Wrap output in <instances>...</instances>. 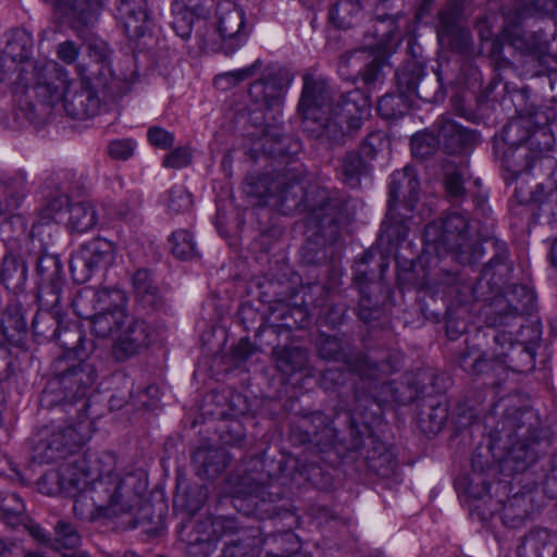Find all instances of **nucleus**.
I'll return each mask as SVG.
<instances>
[{
	"label": "nucleus",
	"mask_w": 557,
	"mask_h": 557,
	"mask_svg": "<svg viewBox=\"0 0 557 557\" xmlns=\"http://www.w3.org/2000/svg\"><path fill=\"white\" fill-rule=\"evenodd\" d=\"M116 457L110 451L88 450L41 476L39 488L49 495L74 497V515L86 521L132 516L139 503V480L133 473L114 472Z\"/></svg>",
	"instance_id": "f257e3e1"
},
{
	"label": "nucleus",
	"mask_w": 557,
	"mask_h": 557,
	"mask_svg": "<svg viewBox=\"0 0 557 557\" xmlns=\"http://www.w3.org/2000/svg\"><path fill=\"white\" fill-rule=\"evenodd\" d=\"M329 100L326 82L306 74L298 109L307 128L310 122L317 124L312 131L318 135L337 138L339 134L357 131L371 112L370 97L357 88L347 91L335 107Z\"/></svg>",
	"instance_id": "f03ea898"
},
{
	"label": "nucleus",
	"mask_w": 557,
	"mask_h": 557,
	"mask_svg": "<svg viewBox=\"0 0 557 557\" xmlns=\"http://www.w3.org/2000/svg\"><path fill=\"white\" fill-rule=\"evenodd\" d=\"M506 454L503 470L522 472L533 465L549 446V430L536 410L530 407L508 408L493 431Z\"/></svg>",
	"instance_id": "7ed1b4c3"
},
{
	"label": "nucleus",
	"mask_w": 557,
	"mask_h": 557,
	"mask_svg": "<svg viewBox=\"0 0 557 557\" xmlns=\"http://www.w3.org/2000/svg\"><path fill=\"white\" fill-rule=\"evenodd\" d=\"M87 79L89 77L70 81L66 70L49 61L38 69L34 89L42 102L49 106L62 103L69 115L84 120L96 115L100 108L95 87Z\"/></svg>",
	"instance_id": "20e7f679"
},
{
	"label": "nucleus",
	"mask_w": 557,
	"mask_h": 557,
	"mask_svg": "<svg viewBox=\"0 0 557 557\" xmlns=\"http://www.w3.org/2000/svg\"><path fill=\"white\" fill-rule=\"evenodd\" d=\"M94 433L90 419L74 421L69 418L66 425L41 428L33 440L32 458L37 463L57 462L85 445Z\"/></svg>",
	"instance_id": "39448f33"
},
{
	"label": "nucleus",
	"mask_w": 557,
	"mask_h": 557,
	"mask_svg": "<svg viewBox=\"0 0 557 557\" xmlns=\"http://www.w3.org/2000/svg\"><path fill=\"white\" fill-rule=\"evenodd\" d=\"M388 189V211L382 226V239L399 243L409 232L407 224L409 216L403 214L400 210L404 209L406 213L411 212L419 196V182L414 171L405 168L393 172L389 176Z\"/></svg>",
	"instance_id": "423d86ee"
},
{
	"label": "nucleus",
	"mask_w": 557,
	"mask_h": 557,
	"mask_svg": "<svg viewBox=\"0 0 557 557\" xmlns=\"http://www.w3.org/2000/svg\"><path fill=\"white\" fill-rule=\"evenodd\" d=\"M469 222L461 213H450L444 221L433 222L425 227V251L420 257V263L429 261V256L435 251H460L467 240Z\"/></svg>",
	"instance_id": "0eeeda50"
},
{
	"label": "nucleus",
	"mask_w": 557,
	"mask_h": 557,
	"mask_svg": "<svg viewBox=\"0 0 557 557\" xmlns=\"http://www.w3.org/2000/svg\"><path fill=\"white\" fill-rule=\"evenodd\" d=\"M113 261V244L104 238H94L72 256L70 269L73 278L83 283L88 281L95 271L108 268Z\"/></svg>",
	"instance_id": "6e6552de"
},
{
	"label": "nucleus",
	"mask_w": 557,
	"mask_h": 557,
	"mask_svg": "<svg viewBox=\"0 0 557 557\" xmlns=\"http://www.w3.org/2000/svg\"><path fill=\"white\" fill-rule=\"evenodd\" d=\"M469 139V134L455 121L442 117L437 121V133H419L411 138V151L418 158H425L444 145L451 152L458 150Z\"/></svg>",
	"instance_id": "1a4fd4ad"
},
{
	"label": "nucleus",
	"mask_w": 557,
	"mask_h": 557,
	"mask_svg": "<svg viewBox=\"0 0 557 557\" xmlns=\"http://www.w3.org/2000/svg\"><path fill=\"white\" fill-rule=\"evenodd\" d=\"M89 403L87 385H46L39 398L41 408H60L74 421L89 419L86 412Z\"/></svg>",
	"instance_id": "9d476101"
},
{
	"label": "nucleus",
	"mask_w": 557,
	"mask_h": 557,
	"mask_svg": "<svg viewBox=\"0 0 557 557\" xmlns=\"http://www.w3.org/2000/svg\"><path fill=\"white\" fill-rule=\"evenodd\" d=\"M472 473L469 476L467 493L471 499L470 511L476 512L482 520H488L494 516V505L496 504L490 495V482L486 472L492 470L487 461H483V456L474 451L471 457Z\"/></svg>",
	"instance_id": "9b49d317"
},
{
	"label": "nucleus",
	"mask_w": 557,
	"mask_h": 557,
	"mask_svg": "<svg viewBox=\"0 0 557 557\" xmlns=\"http://www.w3.org/2000/svg\"><path fill=\"white\" fill-rule=\"evenodd\" d=\"M73 309L81 318H90L98 311L125 310L127 297L116 287H84L73 300Z\"/></svg>",
	"instance_id": "f8f14e48"
},
{
	"label": "nucleus",
	"mask_w": 557,
	"mask_h": 557,
	"mask_svg": "<svg viewBox=\"0 0 557 557\" xmlns=\"http://www.w3.org/2000/svg\"><path fill=\"white\" fill-rule=\"evenodd\" d=\"M382 69L383 61L366 50H357L343 57L338 64V73L343 78L360 76L363 84L373 89L383 82Z\"/></svg>",
	"instance_id": "ddd939ff"
},
{
	"label": "nucleus",
	"mask_w": 557,
	"mask_h": 557,
	"mask_svg": "<svg viewBox=\"0 0 557 557\" xmlns=\"http://www.w3.org/2000/svg\"><path fill=\"white\" fill-rule=\"evenodd\" d=\"M218 32L223 40L226 55L235 53L245 45L248 34L245 28V14L233 3L221 5L218 10Z\"/></svg>",
	"instance_id": "4468645a"
},
{
	"label": "nucleus",
	"mask_w": 557,
	"mask_h": 557,
	"mask_svg": "<svg viewBox=\"0 0 557 557\" xmlns=\"http://www.w3.org/2000/svg\"><path fill=\"white\" fill-rule=\"evenodd\" d=\"M120 332L112 348L113 357L117 361L132 358L150 344L151 331L144 321L129 318Z\"/></svg>",
	"instance_id": "2eb2a0df"
},
{
	"label": "nucleus",
	"mask_w": 557,
	"mask_h": 557,
	"mask_svg": "<svg viewBox=\"0 0 557 557\" xmlns=\"http://www.w3.org/2000/svg\"><path fill=\"white\" fill-rule=\"evenodd\" d=\"M494 502V513L499 510L503 523L513 529L523 525L537 509L532 492L516 493L505 502Z\"/></svg>",
	"instance_id": "dca6fc26"
},
{
	"label": "nucleus",
	"mask_w": 557,
	"mask_h": 557,
	"mask_svg": "<svg viewBox=\"0 0 557 557\" xmlns=\"http://www.w3.org/2000/svg\"><path fill=\"white\" fill-rule=\"evenodd\" d=\"M418 426L426 436L436 435L444 426L448 410L441 396L422 395L418 406Z\"/></svg>",
	"instance_id": "f3484780"
},
{
	"label": "nucleus",
	"mask_w": 557,
	"mask_h": 557,
	"mask_svg": "<svg viewBox=\"0 0 557 557\" xmlns=\"http://www.w3.org/2000/svg\"><path fill=\"white\" fill-rule=\"evenodd\" d=\"M290 83H283V73H269L262 79L255 82L249 89V95L255 102H261L267 109H272L276 114L281 113L283 91Z\"/></svg>",
	"instance_id": "a211bd4d"
},
{
	"label": "nucleus",
	"mask_w": 557,
	"mask_h": 557,
	"mask_svg": "<svg viewBox=\"0 0 557 557\" xmlns=\"http://www.w3.org/2000/svg\"><path fill=\"white\" fill-rule=\"evenodd\" d=\"M301 428L305 429L299 438L301 444L314 443L323 450L336 442H342L338 430L333 422H326V417L322 412H314L310 419H302Z\"/></svg>",
	"instance_id": "6ab92c4d"
},
{
	"label": "nucleus",
	"mask_w": 557,
	"mask_h": 557,
	"mask_svg": "<svg viewBox=\"0 0 557 557\" xmlns=\"http://www.w3.org/2000/svg\"><path fill=\"white\" fill-rule=\"evenodd\" d=\"M196 474L201 479H214L227 467L230 456L224 448L205 446L197 448L191 456Z\"/></svg>",
	"instance_id": "aec40b11"
},
{
	"label": "nucleus",
	"mask_w": 557,
	"mask_h": 557,
	"mask_svg": "<svg viewBox=\"0 0 557 557\" xmlns=\"http://www.w3.org/2000/svg\"><path fill=\"white\" fill-rule=\"evenodd\" d=\"M518 557H557V536L547 529H533L517 548Z\"/></svg>",
	"instance_id": "412c9836"
},
{
	"label": "nucleus",
	"mask_w": 557,
	"mask_h": 557,
	"mask_svg": "<svg viewBox=\"0 0 557 557\" xmlns=\"http://www.w3.org/2000/svg\"><path fill=\"white\" fill-rule=\"evenodd\" d=\"M345 421L349 423L348 432L350 435V442L348 444V448L354 451L364 449L362 454L367 460L368 467L377 461V458H381L391 450L384 442L373 434H369L367 436V442L363 443V434L349 412H345Z\"/></svg>",
	"instance_id": "4be33fe9"
},
{
	"label": "nucleus",
	"mask_w": 557,
	"mask_h": 557,
	"mask_svg": "<svg viewBox=\"0 0 557 557\" xmlns=\"http://www.w3.org/2000/svg\"><path fill=\"white\" fill-rule=\"evenodd\" d=\"M117 12L129 38H139L147 30L148 14L143 0H122Z\"/></svg>",
	"instance_id": "5701e85b"
},
{
	"label": "nucleus",
	"mask_w": 557,
	"mask_h": 557,
	"mask_svg": "<svg viewBox=\"0 0 557 557\" xmlns=\"http://www.w3.org/2000/svg\"><path fill=\"white\" fill-rule=\"evenodd\" d=\"M234 523L235 522L232 519H223L215 522L210 519L199 521L189 519L181 525L178 534L183 542L190 546H195L211 540V530L214 525L221 524L225 529H233Z\"/></svg>",
	"instance_id": "b1692460"
},
{
	"label": "nucleus",
	"mask_w": 557,
	"mask_h": 557,
	"mask_svg": "<svg viewBox=\"0 0 557 557\" xmlns=\"http://www.w3.org/2000/svg\"><path fill=\"white\" fill-rule=\"evenodd\" d=\"M86 319L90 321V330L95 336L108 338L122 331L127 320H129V315L126 309H117L115 311H98Z\"/></svg>",
	"instance_id": "393cba45"
},
{
	"label": "nucleus",
	"mask_w": 557,
	"mask_h": 557,
	"mask_svg": "<svg viewBox=\"0 0 557 557\" xmlns=\"http://www.w3.org/2000/svg\"><path fill=\"white\" fill-rule=\"evenodd\" d=\"M67 227L78 234L87 233L99 222V212L90 201H77L69 208Z\"/></svg>",
	"instance_id": "a878e982"
},
{
	"label": "nucleus",
	"mask_w": 557,
	"mask_h": 557,
	"mask_svg": "<svg viewBox=\"0 0 557 557\" xmlns=\"http://www.w3.org/2000/svg\"><path fill=\"white\" fill-rule=\"evenodd\" d=\"M26 507L21 496L14 492H0V521L15 529L26 521Z\"/></svg>",
	"instance_id": "bb28decb"
},
{
	"label": "nucleus",
	"mask_w": 557,
	"mask_h": 557,
	"mask_svg": "<svg viewBox=\"0 0 557 557\" xmlns=\"http://www.w3.org/2000/svg\"><path fill=\"white\" fill-rule=\"evenodd\" d=\"M277 367L285 373L302 370L308 361V354L300 347H277L274 349Z\"/></svg>",
	"instance_id": "cd10ccee"
},
{
	"label": "nucleus",
	"mask_w": 557,
	"mask_h": 557,
	"mask_svg": "<svg viewBox=\"0 0 557 557\" xmlns=\"http://www.w3.org/2000/svg\"><path fill=\"white\" fill-rule=\"evenodd\" d=\"M82 537L76 530L75 525L65 521L59 520L54 525V537L51 541L50 547L54 550L74 549L81 545Z\"/></svg>",
	"instance_id": "c85d7f7f"
},
{
	"label": "nucleus",
	"mask_w": 557,
	"mask_h": 557,
	"mask_svg": "<svg viewBox=\"0 0 557 557\" xmlns=\"http://www.w3.org/2000/svg\"><path fill=\"white\" fill-rule=\"evenodd\" d=\"M360 0H339L330 10L332 23L339 28H348L354 24V18L361 11Z\"/></svg>",
	"instance_id": "c756f323"
},
{
	"label": "nucleus",
	"mask_w": 557,
	"mask_h": 557,
	"mask_svg": "<svg viewBox=\"0 0 557 557\" xmlns=\"http://www.w3.org/2000/svg\"><path fill=\"white\" fill-rule=\"evenodd\" d=\"M53 368L55 371V379L60 381H71L73 383H85L90 377V367L86 363H78L76 366H69L65 358H59L54 361Z\"/></svg>",
	"instance_id": "7c9ffc66"
},
{
	"label": "nucleus",
	"mask_w": 557,
	"mask_h": 557,
	"mask_svg": "<svg viewBox=\"0 0 557 557\" xmlns=\"http://www.w3.org/2000/svg\"><path fill=\"white\" fill-rule=\"evenodd\" d=\"M384 388H387L392 395L393 400L398 405H409L412 401H417L422 398L420 394H426V387H433V385H381Z\"/></svg>",
	"instance_id": "2f4dec72"
},
{
	"label": "nucleus",
	"mask_w": 557,
	"mask_h": 557,
	"mask_svg": "<svg viewBox=\"0 0 557 557\" xmlns=\"http://www.w3.org/2000/svg\"><path fill=\"white\" fill-rule=\"evenodd\" d=\"M172 252L180 259H190L196 255V244L193 235L186 230L174 232L170 238Z\"/></svg>",
	"instance_id": "473e14b6"
},
{
	"label": "nucleus",
	"mask_w": 557,
	"mask_h": 557,
	"mask_svg": "<svg viewBox=\"0 0 557 557\" xmlns=\"http://www.w3.org/2000/svg\"><path fill=\"white\" fill-rule=\"evenodd\" d=\"M25 330V321L20 310L14 308L3 313L0 322V333L10 342L14 341Z\"/></svg>",
	"instance_id": "72a5a7b5"
},
{
	"label": "nucleus",
	"mask_w": 557,
	"mask_h": 557,
	"mask_svg": "<svg viewBox=\"0 0 557 557\" xmlns=\"http://www.w3.org/2000/svg\"><path fill=\"white\" fill-rule=\"evenodd\" d=\"M366 161L361 159L359 153H348L342 163V172L345 182L351 186H357L359 184V177L366 171Z\"/></svg>",
	"instance_id": "f704fd0d"
},
{
	"label": "nucleus",
	"mask_w": 557,
	"mask_h": 557,
	"mask_svg": "<svg viewBox=\"0 0 557 557\" xmlns=\"http://www.w3.org/2000/svg\"><path fill=\"white\" fill-rule=\"evenodd\" d=\"M263 476L261 473L259 478H255L251 474H245L242 478L243 486L247 487V499L256 507L258 506V499L265 502L267 496L270 494L267 492L269 486L263 481Z\"/></svg>",
	"instance_id": "c9c22d12"
},
{
	"label": "nucleus",
	"mask_w": 557,
	"mask_h": 557,
	"mask_svg": "<svg viewBox=\"0 0 557 557\" xmlns=\"http://www.w3.org/2000/svg\"><path fill=\"white\" fill-rule=\"evenodd\" d=\"M78 72L81 77H89L87 79L90 84L91 81L94 82V87H102V88H109L111 86V83L113 81V72L111 69V65L103 61L101 64H97V70H92L87 75L84 70L81 69L79 65H77Z\"/></svg>",
	"instance_id": "e433bc0d"
},
{
	"label": "nucleus",
	"mask_w": 557,
	"mask_h": 557,
	"mask_svg": "<svg viewBox=\"0 0 557 557\" xmlns=\"http://www.w3.org/2000/svg\"><path fill=\"white\" fill-rule=\"evenodd\" d=\"M133 285L143 301L153 302L156 288L151 285L148 271L138 270L133 276Z\"/></svg>",
	"instance_id": "4c0bfd02"
},
{
	"label": "nucleus",
	"mask_w": 557,
	"mask_h": 557,
	"mask_svg": "<svg viewBox=\"0 0 557 557\" xmlns=\"http://www.w3.org/2000/svg\"><path fill=\"white\" fill-rule=\"evenodd\" d=\"M69 197L64 194L52 198L42 210V219L59 222L65 210L70 208Z\"/></svg>",
	"instance_id": "58836bf2"
},
{
	"label": "nucleus",
	"mask_w": 557,
	"mask_h": 557,
	"mask_svg": "<svg viewBox=\"0 0 557 557\" xmlns=\"http://www.w3.org/2000/svg\"><path fill=\"white\" fill-rule=\"evenodd\" d=\"M191 195L183 186H174L170 190L168 207L171 211H186L191 207Z\"/></svg>",
	"instance_id": "ea45409f"
},
{
	"label": "nucleus",
	"mask_w": 557,
	"mask_h": 557,
	"mask_svg": "<svg viewBox=\"0 0 557 557\" xmlns=\"http://www.w3.org/2000/svg\"><path fill=\"white\" fill-rule=\"evenodd\" d=\"M191 159L193 154L189 147H177L165 156L163 165L165 168L183 169L190 164Z\"/></svg>",
	"instance_id": "a19ab883"
},
{
	"label": "nucleus",
	"mask_w": 557,
	"mask_h": 557,
	"mask_svg": "<svg viewBox=\"0 0 557 557\" xmlns=\"http://www.w3.org/2000/svg\"><path fill=\"white\" fill-rule=\"evenodd\" d=\"M136 146L131 138L115 139L109 144L108 152L113 159L126 160L134 154Z\"/></svg>",
	"instance_id": "79ce46f5"
},
{
	"label": "nucleus",
	"mask_w": 557,
	"mask_h": 557,
	"mask_svg": "<svg viewBox=\"0 0 557 557\" xmlns=\"http://www.w3.org/2000/svg\"><path fill=\"white\" fill-rule=\"evenodd\" d=\"M320 356L323 359L338 360L343 354V345L339 339L333 336H321L318 343Z\"/></svg>",
	"instance_id": "37998d69"
},
{
	"label": "nucleus",
	"mask_w": 557,
	"mask_h": 557,
	"mask_svg": "<svg viewBox=\"0 0 557 557\" xmlns=\"http://www.w3.org/2000/svg\"><path fill=\"white\" fill-rule=\"evenodd\" d=\"M369 468L373 470L377 475L388 478L395 474L397 470V461L395 455L392 450H389L381 458H377V461L371 463Z\"/></svg>",
	"instance_id": "c03bdc74"
},
{
	"label": "nucleus",
	"mask_w": 557,
	"mask_h": 557,
	"mask_svg": "<svg viewBox=\"0 0 557 557\" xmlns=\"http://www.w3.org/2000/svg\"><path fill=\"white\" fill-rule=\"evenodd\" d=\"M262 62L260 60H256L251 65L235 70L223 75H220L215 78L216 84L221 83L223 79H230L234 84H237L242 81H245L251 77L258 70H260Z\"/></svg>",
	"instance_id": "a18cd8bd"
},
{
	"label": "nucleus",
	"mask_w": 557,
	"mask_h": 557,
	"mask_svg": "<svg viewBox=\"0 0 557 557\" xmlns=\"http://www.w3.org/2000/svg\"><path fill=\"white\" fill-rule=\"evenodd\" d=\"M147 135L150 144L160 149H169L174 144V135L162 127H151Z\"/></svg>",
	"instance_id": "49530a36"
},
{
	"label": "nucleus",
	"mask_w": 557,
	"mask_h": 557,
	"mask_svg": "<svg viewBox=\"0 0 557 557\" xmlns=\"http://www.w3.org/2000/svg\"><path fill=\"white\" fill-rule=\"evenodd\" d=\"M461 366L466 371L480 373L488 369L487 360L476 352H469L462 357Z\"/></svg>",
	"instance_id": "de8ad7c7"
},
{
	"label": "nucleus",
	"mask_w": 557,
	"mask_h": 557,
	"mask_svg": "<svg viewBox=\"0 0 557 557\" xmlns=\"http://www.w3.org/2000/svg\"><path fill=\"white\" fill-rule=\"evenodd\" d=\"M20 527H22L25 531L29 533V535L38 541L39 543L49 545L51 544L52 539L50 535L46 532L44 528H41L39 524L35 523L29 516H26V521L21 522Z\"/></svg>",
	"instance_id": "09e8293b"
},
{
	"label": "nucleus",
	"mask_w": 557,
	"mask_h": 557,
	"mask_svg": "<svg viewBox=\"0 0 557 557\" xmlns=\"http://www.w3.org/2000/svg\"><path fill=\"white\" fill-rule=\"evenodd\" d=\"M525 121L518 119L510 121L504 128L503 135L504 140L510 145H519L530 138V134L525 131L523 135L517 139L513 138L512 133L518 132L520 128L524 127Z\"/></svg>",
	"instance_id": "8fccbe9b"
},
{
	"label": "nucleus",
	"mask_w": 557,
	"mask_h": 557,
	"mask_svg": "<svg viewBox=\"0 0 557 557\" xmlns=\"http://www.w3.org/2000/svg\"><path fill=\"white\" fill-rule=\"evenodd\" d=\"M58 58L65 64H73L79 55V48L72 40L61 42L57 48Z\"/></svg>",
	"instance_id": "3c124183"
},
{
	"label": "nucleus",
	"mask_w": 557,
	"mask_h": 557,
	"mask_svg": "<svg viewBox=\"0 0 557 557\" xmlns=\"http://www.w3.org/2000/svg\"><path fill=\"white\" fill-rule=\"evenodd\" d=\"M557 9V0H535L532 8L523 10L521 15L529 16L535 13L539 14H554Z\"/></svg>",
	"instance_id": "603ef678"
},
{
	"label": "nucleus",
	"mask_w": 557,
	"mask_h": 557,
	"mask_svg": "<svg viewBox=\"0 0 557 557\" xmlns=\"http://www.w3.org/2000/svg\"><path fill=\"white\" fill-rule=\"evenodd\" d=\"M252 537V543L251 544H247L248 546H252L253 549L258 548L261 544H269L270 542H275V543H290L293 541L296 540V535L292 532H284V533H280L277 535H270L268 537H265L264 540H260V539H257V534H252L251 535Z\"/></svg>",
	"instance_id": "864d4df0"
},
{
	"label": "nucleus",
	"mask_w": 557,
	"mask_h": 557,
	"mask_svg": "<svg viewBox=\"0 0 557 557\" xmlns=\"http://www.w3.org/2000/svg\"><path fill=\"white\" fill-rule=\"evenodd\" d=\"M447 193L453 197H460L463 195V180L460 173H448L445 181Z\"/></svg>",
	"instance_id": "5fc2aeb1"
},
{
	"label": "nucleus",
	"mask_w": 557,
	"mask_h": 557,
	"mask_svg": "<svg viewBox=\"0 0 557 557\" xmlns=\"http://www.w3.org/2000/svg\"><path fill=\"white\" fill-rule=\"evenodd\" d=\"M510 349L512 352H518L521 360L525 363L524 368H518V367L512 368L515 371L524 372V371L533 368L534 352L531 349H529L522 345H513V344H510Z\"/></svg>",
	"instance_id": "6e6d98bb"
},
{
	"label": "nucleus",
	"mask_w": 557,
	"mask_h": 557,
	"mask_svg": "<svg viewBox=\"0 0 557 557\" xmlns=\"http://www.w3.org/2000/svg\"><path fill=\"white\" fill-rule=\"evenodd\" d=\"M17 270V261L13 257H5L0 269V280L3 283H9Z\"/></svg>",
	"instance_id": "4d7b16f0"
},
{
	"label": "nucleus",
	"mask_w": 557,
	"mask_h": 557,
	"mask_svg": "<svg viewBox=\"0 0 557 557\" xmlns=\"http://www.w3.org/2000/svg\"><path fill=\"white\" fill-rule=\"evenodd\" d=\"M545 488L552 493L550 497L557 496V453L552 458V467L544 482Z\"/></svg>",
	"instance_id": "13d9d810"
},
{
	"label": "nucleus",
	"mask_w": 557,
	"mask_h": 557,
	"mask_svg": "<svg viewBox=\"0 0 557 557\" xmlns=\"http://www.w3.org/2000/svg\"><path fill=\"white\" fill-rule=\"evenodd\" d=\"M515 294L522 296L520 302L523 309H529L533 307L535 294L531 288H529L525 285L517 286L515 288Z\"/></svg>",
	"instance_id": "bf43d9fd"
},
{
	"label": "nucleus",
	"mask_w": 557,
	"mask_h": 557,
	"mask_svg": "<svg viewBox=\"0 0 557 557\" xmlns=\"http://www.w3.org/2000/svg\"><path fill=\"white\" fill-rule=\"evenodd\" d=\"M450 20L447 13L440 14L438 37L441 40H444L446 36H449L455 30V24Z\"/></svg>",
	"instance_id": "052dcab7"
},
{
	"label": "nucleus",
	"mask_w": 557,
	"mask_h": 557,
	"mask_svg": "<svg viewBox=\"0 0 557 557\" xmlns=\"http://www.w3.org/2000/svg\"><path fill=\"white\" fill-rule=\"evenodd\" d=\"M396 100L394 96L386 95L382 97L377 104V110L381 115L385 117H391L395 114L394 111L389 110L388 107L393 104V102Z\"/></svg>",
	"instance_id": "680f3d73"
},
{
	"label": "nucleus",
	"mask_w": 557,
	"mask_h": 557,
	"mask_svg": "<svg viewBox=\"0 0 557 557\" xmlns=\"http://www.w3.org/2000/svg\"><path fill=\"white\" fill-rule=\"evenodd\" d=\"M252 346L248 339H240L235 347L234 354L235 357L239 359H246L252 354Z\"/></svg>",
	"instance_id": "e2e57ef3"
},
{
	"label": "nucleus",
	"mask_w": 557,
	"mask_h": 557,
	"mask_svg": "<svg viewBox=\"0 0 557 557\" xmlns=\"http://www.w3.org/2000/svg\"><path fill=\"white\" fill-rule=\"evenodd\" d=\"M16 547L14 541H7L0 536V557H7L11 555Z\"/></svg>",
	"instance_id": "0e129e2a"
},
{
	"label": "nucleus",
	"mask_w": 557,
	"mask_h": 557,
	"mask_svg": "<svg viewBox=\"0 0 557 557\" xmlns=\"http://www.w3.org/2000/svg\"><path fill=\"white\" fill-rule=\"evenodd\" d=\"M298 549V545H296L295 547H293L292 549L289 550H286V552H282V553H274L272 550H267L265 552V555L268 557H289L292 554H294L296 550Z\"/></svg>",
	"instance_id": "69168bd1"
},
{
	"label": "nucleus",
	"mask_w": 557,
	"mask_h": 557,
	"mask_svg": "<svg viewBox=\"0 0 557 557\" xmlns=\"http://www.w3.org/2000/svg\"><path fill=\"white\" fill-rule=\"evenodd\" d=\"M504 36H505L507 39H509V40L512 42V45H515V46H517V47H519V46H520V45H519V42H520V38H519V36H518V35H516V34H512L509 27H506V28L504 29Z\"/></svg>",
	"instance_id": "338daca9"
},
{
	"label": "nucleus",
	"mask_w": 557,
	"mask_h": 557,
	"mask_svg": "<svg viewBox=\"0 0 557 557\" xmlns=\"http://www.w3.org/2000/svg\"><path fill=\"white\" fill-rule=\"evenodd\" d=\"M62 557H89V555L84 550L66 549L65 553L62 554Z\"/></svg>",
	"instance_id": "774afa93"
}]
</instances>
